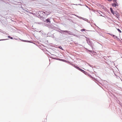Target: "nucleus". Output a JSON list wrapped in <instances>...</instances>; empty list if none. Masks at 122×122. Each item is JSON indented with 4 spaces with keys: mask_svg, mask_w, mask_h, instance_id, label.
Here are the masks:
<instances>
[{
    "mask_svg": "<svg viewBox=\"0 0 122 122\" xmlns=\"http://www.w3.org/2000/svg\"><path fill=\"white\" fill-rule=\"evenodd\" d=\"M24 41L25 42H26V41Z\"/></svg>",
    "mask_w": 122,
    "mask_h": 122,
    "instance_id": "17",
    "label": "nucleus"
},
{
    "mask_svg": "<svg viewBox=\"0 0 122 122\" xmlns=\"http://www.w3.org/2000/svg\"><path fill=\"white\" fill-rule=\"evenodd\" d=\"M84 30H85L84 29H82L81 30V31H83Z\"/></svg>",
    "mask_w": 122,
    "mask_h": 122,
    "instance_id": "12",
    "label": "nucleus"
},
{
    "mask_svg": "<svg viewBox=\"0 0 122 122\" xmlns=\"http://www.w3.org/2000/svg\"><path fill=\"white\" fill-rule=\"evenodd\" d=\"M117 26H118V25H116V27H117Z\"/></svg>",
    "mask_w": 122,
    "mask_h": 122,
    "instance_id": "13",
    "label": "nucleus"
},
{
    "mask_svg": "<svg viewBox=\"0 0 122 122\" xmlns=\"http://www.w3.org/2000/svg\"><path fill=\"white\" fill-rule=\"evenodd\" d=\"M8 38H10L11 39H13V38L12 37H11L10 36H8Z\"/></svg>",
    "mask_w": 122,
    "mask_h": 122,
    "instance_id": "7",
    "label": "nucleus"
},
{
    "mask_svg": "<svg viewBox=\"0 0 122 122\" xmlns=\"http://www.w3.org/2000/svg\"><path fill=\"white\" fill-rule=\"evenodd\" d=\"M114 4H112V5L113 6H114Z\"/></svg>",
    "mask_w": 122,
    "mask_h": 122,
    "instance_id": "14",
    "label": "nucleus"
},
{
    "mask_svg": "<svg viewBox=\"0 0 122 122\" xmlns=\"http://www.w3.org/2000/svg\"><path fill=\"white\" fill-rule=\"evenodd\" d=\"M64 32L68 33H69V31L67 30H65L64 31Z\"/></svg>",
    "mask_w": 122,
    "mask_h": 122,
    "instance_id": "8",
    "label": "nucleus"
},
{
    "mask_svg": "<svg viewBox=\"0 0 122 122\" xmlns=\"http://www.w3.org/2000/svg\"><path fill=\"white\" fill-rule=\"evenodd\" d=\"M6 39H4V40H0V41H1V40H5Z\"/></svg>",
    "mask_w": 122,
    "mask_h": 122,
    "instance_id": "15",
    "label": "nucleus"
},
{
    "mask_svg": "<svg viewBox=\"0 0 122 122\" xmlns=\"http://www.w3.org/2000/svg\"><path fill=\"white\" fill-rule=\"evenodd\" d=\"M112 0H108L109 1H112ZM113 1H114V0H113Z\"/></svg>",
    "mask_w": 122,
    "mask_h": 122,
    "instance_id": "11",
    "label": "nucleus"
},
{
    "mask_svg": "<svg viewBox=\"0 0 122 122\" xmlns=\"http://www.w3.org/2000/svg\"><path fill=\"white\" fill-rule=\"evenodd\" d=\"M115 2H116V3H115V7L116 6H118V4L116 2V0H115Z\"/></svg>",
    "mask_w": 122,
    "mask_h": 122,
    "instance_id": "2",
    "label": "nucleus"
},
{
    "mask_svg": "<svg viewBox=\"0 0 122 122\" xmlns=\"http://www.w3.org/2000/svg\"><path fill=\"white\" fill-rule=\"evenodd\" d=\"M59 48H60L61 49H62V47L61 46H60L59 47Z\"/></svg>",
    "mask_w": 122,
    "mask_h": 122,
    "instance_id": "10",
    "label": "nucleus"
},
{
    "mask_svg": "<svg viewBox=\"0 0 122 122\" xmlns=\"http://www.w3.org/2000/svg\"><path fill=\"white\" fill-rule=\"evenodd\" d=\"M75 67H76V68L78 69L80 71H81L82 72H85V71H84L83 70L81 69V68H79L78 67H77L76 66Z\"/></svg>",
    "mask_w": 122,
    "mask_h": 122,
    "instance_id": "1",
    "label": "nucleus"
},
{
    "mask_svg": "<svg viewBox=\"0 0 122 122\" xmlns=\"http://www.w3.org/2000/svg\"><path fill=\"white\" fill-rule=\"evenodd\" d=\"M68 33L69 35H73L72 34V33L71 32L69 31V33Z\"/></svg>",
    "mask_w": 122,
    "mask_h": 122,
    "instance_id": "6",
    "label": "nucleus"
},
{
    "mask_svg": "<svg viewBox=\"0 0 122 122\" xmlns=\"http://www.w3.org/2000/svg\"><path fill=\"white\" fill-rule=\"evenodd\" d=\"M46 20L47 21V22H49V23H50L51 22V21L49 19H47Z\"/></svg>",
    "mask_w": 122,
    "mask_h": 122,
    "instance_id": "4",
    "label": "nucleus"
},
{
    "mask_svg": "<svg viewBox=\"0 0 122 122\" xmlns=\"http://www.w3.org/2000/svg\"><path fill=\"white\" fill-rule=\"evenodd\" d=\"M116 28L117 29V30L120 33H121V31L120 30L118 29V28H117V27H116Z\"/></svg>",
    "mask_w": 122,
    "mask_h": 122,
    "instance_id": "5",
    "label": "nucleus"
},
{
    "mask_svg": "<svg viewBox=\"0 0 122 122\" xmlns=\"http://www.w3.org/2000/svg\"><path fill=\"white\" fill-rule=\"evenodd\" d=\"M119 14H117V16H116V17H117V18H118V17L119 16Z\"/></svg>",
    "mask_w": 122,
    "mask_h": 122,
    "instance_id": "9",
    "label": "nucleus"
},
{
    "mask_svg": "<svg viewBox=\"0 0 122 122\" xmlns=\"http://www.w3.org/2000/svg\"><path fill=\"white\" fill-rule=\"evenodd\" d=\"M110 10L111 11V13L113 14V15H114V12L113 11V10H112V9L111 8H110Z\"/></svg>",
    "mask_w": 122,
    "mask_h": 122,
    "instance_id": "3",
    "label": "nucleus"
},
{
    "mask_svg": "<svg viewBox=\"0 0 122 122\" xmlns=\"http://www.w3.org/2000/svg\"><path fill=\"white\" fill-rule=\"evenodd\" d=\"M114 36L113 35V36Z\"/></svg>",
    "mask_w": 122,
    "mask_h": 122,
    "instance_id": "16",
    "label": "nucleus"
}]
</instances>
